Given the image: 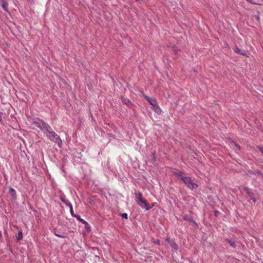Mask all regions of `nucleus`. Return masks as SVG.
I'll list each match as a JSON object with an SVG mask.
<instances>
[{
  "label": "nucleus",
  "instance_id": "obj_31",
  "mask_svg": "<svg viewBox=\"0 0 263 263\" xmlns=\"http://www.w3.org/2000/svg\"><path fill=\"white\" fill-rule=\"evenodd\" d=\"M217 213L218 212L217 211H215V215H216V214H217Z\"/></svg>",
  "mask_w": 263,
  "mask_h": 263
},
{
  "label": "nucleus",
  "instance_id": "obj_20",
  "mask_svg": "<svg viewBox=\"0 0 263 263\" xmlns=\"http://www.w3.org/2000/svg\"><path fill=\"white\" fill-rule=\"evenodd\" d=\"M258 148H259V151L261 152V153L263 154V147L259 146V147H258Z\"/></svg>",
  "mask_w": 263,
  "mask_h": 263
},
{
  "label": "nucleus",
  "instance_id": "obj_11",
  "mask_svg": "<svg viewBox=\"0 0 263 263\" xmlns=\"http://www.w3.org/2000/svg\"><path fill=\"white\" fill-rule=\"evenodd\" d=\"M122 101H123V102L126 104L128 106H129L130 105H131V102L128 99H126V98H123L122 99Z\"/></svg>",
  "mask_w": 263,
  "mask_h": 263
},
{
  "label": "nucleus",
  "instance_id": "obj_21",
  "mask_svg": "<svg viewBox=\"0 0 263 263\" xmlns=\"http://www.w3.org/2000/svg\"><path fill=\"white\" fill-rule=\"evenodd\" d=\"M154 243L155 244L159 245L160 244V241L159 240H156L154 241Z\"/></svg>",
  "mask_w": 263,
  "mask_h": 263
},
{
  "label": "nucleus",
  "instance_id": "obj_29",
  "mask_svg": "<svg viewBox=\"0 0 263 263\" xmlns=\"http://www.w3.org/2000/svg\"><path fill=\"white\" fill-rule=\"evenodd\" d=\"M2 237V232L0 231V239H1Z\"/></svg>",
  "mask_w": 263,
  "mask_h": 263
},
{
  "label": "nucleus",
  "instance_id": "obj_27",
  "mask_svg": "<svg viewBox=\"0 0 263 263\" xmlns=\"http://www.w3.org/2000/svg\"><path fill=\"white\" fill-rule=\"evenodd\" d=\"M2 113L0 112V122L2 121Z\"/></svg>",
  "mask_w": 263,
  "mask_h": 263
},
{
  "label": "nucleus",
  "instance_id": "obj_23",
  "mask_svg": "<svg viewBox=\"0 0 263 263\" xmlns=\"http://www.w3.org/2000/svg\"><path fill=\"white\" fill-rule=\"evenodd\" d=\"M10 192L11 193L15 192V190L13 189H12V188H10Z\"/></svg>",
  "mask_w": 263,
  "mask_h": 263
},
{
  "label": "nucleus",
  "instance_id": "obj_33",
  "mask_svg": "<svg viewBox=\"0 0 263 263\" xmlns=\"http://www.w3.org/2000/svg\"><path fill=\"white\" fill-rule=\"evenodd\" d=\"M259 174L261 175V176H263L262 174L260 172H259Z\"/></svg>",
  "mask_w": 263,
  "mask_h": 263
},
{
  "label": "nucleus",
  "instance_id": "obj_5",
  "mask_svg": "<svg viewBox=\"0 0 263 263\" xmlns=\"http://www.w3.org/2000/svg\"><path fill=\"white\" fill-rule=\"evenodd\" d=\"M144 97L149 102V103L153 106V107H154V106H156L157 102L155 99L150 98L146 95H144Z\"/></svg>",
  "mask_w": 263,
  "mask_h": 263
},
{
  "label": "nucleus",
  "instance_id": "obj_9",
  "mask_svg": "<svg viewBox=\"0 0 263 263\" xmlns=\"http://www.w3.org/2000/svg\"><path fill=\"white\" fill-rule=\"evenodd\" d=\"M75 217L78 219L80 221H81L82 223H84V224H87V225H88V223L84 219H82L81 218V217L77 215H76L75 216Z\"/></svg>",
  "mask_w": 263,
  "mask_h": 263
},
{
  "label": "nucleus",
  "instance_id": "obj_18",
  "mask_svg": "<svg viewBox=\"0 0 263 263\" xmlns=\"http://www.w3.org/2000/svg\"><path fill=\"white\" fill-rule=\"evenodd\" d=\"M70 213H71V215H72L73 217H75V216H76V215H75V214H74V212H73V208H72V207H71V208H70Z\"/></svg>",
  "mask_w": 263,
  "mask_h": 263
},
{
  "label": "nucleus",
  "instance_id": "obj_8",
  "mask_svg": "<svg viewBox=\"0 0 263 263\" xmlns=\"http://www.w3.org/2000/svg\"><path fill=\"white\" fill-rule=\"evenodd\" d=\"M16 239L17 241H20L23 239V233L22 232H19L15 236Z\"/></svg>",
  "mask_w": 263,
  "mask_h": 263
},
{
  "label": "nucleus",
  "instance_id": "obj_13",
  "mask_svg": "<svg viewBox=\"0 0 263 263\" xmlns=\"http://www.w3.org/2000/svg\"><path fill=\"white\" fill-rule=\"evenodd\" d=\"M63 202L66 205H67L68 207H69V208H70L71 207H72V205L71 204V203H70V202L68 200H63Z\"/></svg>",
  "mask_w": 263,
  "mask_h": 263
},
{
  "label": "nucleus",
  "instance_id": "obj_10",
  "mask_svg": "<svg viewBox=\"0 0 263 263\" xmlns=\"http://www.w3.org/2000/svg\"><path fill=\"white\" fill-rule=\"evenodd\" d=\"M153 108H154V110L155 111V112H157V114L161 113V110L160 108L159 107V106L158 105V104H156V106H154L153 107Z\"/></svg>",
  "mask_w": 263,
  "mask_h": 263
},
{
  "label": "nucleus",
  "instance_id": "obj_14",
  "mask_svg": "<svg viewBox=\"0 0 263 263\" xmlns=\"http://www.w3.org/2000/svg\"><path fill=\"white\" fill-rule=\"evenodd\" d=\"M244 190L246 192V193L251 197L252 196V193L250 191V190L248 187H245Z\"/></svg>",
  "mask_w": 263,
  "mask_h": 263
},
{
  "label": "nucleus",
  "instance_id": "obj_17",
  "mask_svg": "<svg viewBox=\"0 0 263 263\" xmlns=\"http://www.w3.org/2000/svg\"><path fill=\"white\" fill-rule=\"evenodd\" d=\"M121 216L123 218L127 219L128 215L127 213H122L121 214Z\"/></svg>",
  "mask_w": 263,
  "mask_h": 263
},
{
  "label": "nucleus",
  "instance_id": "obj_4",
  "mask_svg": "<svg viewBox=\"0 0 263 263\" xmlns=\"http://www.w3.org/2000/svg\"><path fill=\"white\" fill-rule=\"evenodd\" d=\"M46 136L50 141L57 143L59 146L62 144V141L59 136L54 132L51 130H48L46 133Z\"/></svg>",
  "mask_w": 263,
  "mask_h": 263
},
{
  "label": "nucleus",
  "instance_id": "obj_19",
  "mask_svg": "<svg viewBox=\"0 0 263 263\" xmlns=\"http://www.w3.org/2000/svg\"><path fill=\"white\" fill-rule=\"evenodd\" d=\"M233 144L238 149H240V147L237 143H236L235 142H233Z\"/></svg>",
  "mask_w": 263,
  "mask_h": 263
},
{
  "label": "nucleus",
  "instance_id": "obj_15",
  "mask_svg": "<svg viewBox=\"0 0 263 263\" xmlns=\"http://www.w3.org/2000/svg\"><path fill=\"white\" fill-rule=\"evenodd\" d=\"M183 217L184 220H187L189 221H191L192 220V219L186 215H184Z\"/></svg>",
  "mask_w": 263,
  "mask_h": 263
},
{
  "label": "nucleus",
  "instance_id": "obj_7",
  "mask_svg": "<svg viewBox=\"0 0 263 263\" xmlns=\"http://www.w3.org/2000/svg\"><path fill=\"white\" fill-rule=\"evenodd\" d=\"M169 244L170 246L175 250H177L178 249V245L173 240L170 241V242H169Z\"/></svg>",
  "mask_w": 263,
  "mask_h": 263
},
{
  "label": "nucleus",
  "instance_id": "obj_28",
  "mask_svg": "<svg viewBox=\"0 0 263 263\" xmlns=\"http://www.w3.org/2000/svg\"><path fill=\"white\" fill-rule=\"evenodd\" d=\"M251 199L253 200L254 202H256V199L255 198H251Z\"/></svg>",
  "mask_w": 263,
  "mask_h": 263
},
{
  "label": "nucleus",
  "instance_id": "obj_16",
  "mask_svg": "<svg viewBox=\"0 0 263 263\" xmlns=\"http://www.w3.org/2000/svg\"><path fill=\"white\" fill-rule=\"evenodd\" d=\"M227 241L230 243V246L233 248H235L236 247L235 243L233 241H231V240H228Z\"/></svg>",
  "mask_w": 263,
  "mask_h": 263
},
{
  "label": "nucleus",
  "instance_id": "obj_22",
  "mask_svg": "<svg viewBox=\"0 0 263 263\" xmlns=\"http://www.w3.org/2000/svg\"><path fill=\"white\" fill-rule=\"evenodd\" d=\"M166 241L169 243V242H170V238L169 237H166V239H165Z\"/></svg>",
  "mask_w": 263,
  "mask_h": 263
},
{
  "label": "nucleus",
  "instance_id": "obj_34",
  "mask_svg": "<svg viewBox=\"0 0 263 263\" xmlns=\"http://www.w3.org/2000/svg\"><path fill=\"white\" fill-rule=\"evenodd\" d=\"M136 1H139V0H136Z\"/></svg>",
  "mask_w": 263,
  "mask_h": 263
},
{
  "label": "nucleus",
  "instance_id": "obj_26",
  "mask_svg": "<svg viewBox=\"0 0 263 263\" xmlns=\"http://www.w3.org/2000/svg\"><path fill=\"white\" fill-rule=\"evenodd\" d=\"M85 226H86V229L90 228V226L89 224L88 225L85 224Z\"/></svg>",
  "mask_w": 263,
  "mask_h": 263
},
{
  "label": "nucleus",
  "instance_id": "obj_25",
  "mask_svg": "<svg viewBox=\"0 0 263 263\" xmlns=\"http://www.w3.org/2000/svg\"><path fill=\"white\" fill-rule=\"evenodd\" d=\"M56 235L57 236H58L59 237H60V238H63V237H64L63 236L60 235H59V234H56Z\"/></svg>",
  "mask_w": 263,
  "mask_h": 263
},
{
  "label": "nucleus",
  "instance_id": "obj_1",
  "mask_svg": "<svg viewBox=\"0 0 263 263\" xmlns=\"http://www.w3.org/2000/svg\"><path fill=\"white\" fill-rule=\"evenodd\" d=\"M175 175L190 189L193 190L197 187V185L195 183L191 177L184 176L182 172L177 171L175 173Z\"/></svg>",
  "mask_w": 263,
  "mask_h": 263
},
{
  "label": "nucleus",
  "instance_id": "obj_30",
  "mask_svg": "<svg viewBox=\"0 0 263 263\" xmlns=\"http://www.w3.org/2000/svg\"><path fill=\"white\" fill-rule=\"evenodd\" d=\"M247 1L248 2H249L252 3V2H251V1H252V0H247Z\"/></svg>",
  "mask_w": 263,
  "mask_h": 263
},
{
  "label": "nucleus",
  "instance_id": "obj_24",
  "mask_svg": "<svg viewBox=\"0 0 263 263\" xmlns=\"http://www.w3.org/2000/svg\"><path fill=\"white\" fill-rule=\"evenodd\" d=\"M30 4H33L34 3L33 0H27Z\"/></svg>",
  "mask_w": 263,
  "mask_h": 263
},
{
  "label": "nucleus",
  "instance_id": "obj_12",
  "mask_svg": "<svg viewBox=\"0 0 263 263\" xmlns=\"http://www.w3.org/2000/svg\"><path fill=\"white\" fill-rule=\"evenodd\" d=\"M235 52H236L237 53H239V54H240L242 55H246V51L245 50L242 51V50L239 49L238 48H236L235 50Z\"/></svg>",
  "mask_w": 263,
  "mask_h": 263
},
{
  "label": "nucleus",
  "instance_id": "obj_2",
  "mask_svg": "<svg viewBox=\"0 0 263 263\" xmlns=\"http://www.w3.org/2000/svg\"><path fill=\"white\" fill-rule=\"evenodd\" d=\"M32 123L41 130L44 131L45 133L48 130L51 129V127L49 125L39 118L34 119L32 121Z\"/></svg>",
  "mask_w": 263,
  "mask_h": 263
},
{
  "label": "nucleus",
  "instance_id": "obj_6",
  "mask_svg": "<svg viewBox=\"0 0 263 263\" xmlns=\"http://www.w3.org/2000/svg\"><path fill=\"white\" fill-rule=\"evenodd\" d=\"M2 4V7L6 11H8V3L5 0H0Z\"/></svg>",
  "mask_w": 263,
  "mask_h": 263
},
{
  "label": "nucleus",
  "instance_id": "obj_32",
  "mask_svg": "<svg viewBox=\"0 0 263 263\" xmlns=\"http://www.w3.org/2000/svg\"><path fill=\"white\" fill-rule=\"evenodd\" d=\"M217 213L218 212L217 211H215V215H216V214H217Z\"/></svg>",
  "mask_w": 263,
  "mask_h": 263
},
{
  "label": "nucleus",
  "instance_id": "obj_3",
  "mask_svg": "<svg viewBox=\"0 0 263 263\" xmlns=\"http://www.w3.org/2000/svg\"><path fill=\"white\" fill-rule=\"evenodd\" d=\"M141 193L138 192L135 194V200L137 203L142 209H145L146 210L148 211L151 209L152 206H151L147 202L144 200L142 197Z\"/></svg>",
  "mask_w": 263,
  "mask_h": 263
}]
</instances>
